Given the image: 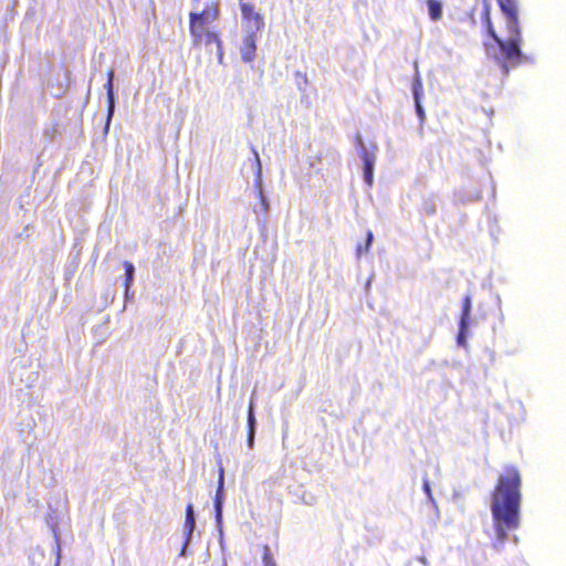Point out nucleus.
I'll return each instance as SVG.
<instances>
[{
  "label": "nucleus",
  "mask_w": 566,
  "mask_h": 566,
  "mask_svg": "<svg viewBox=\"0 0 566 566\" xmlns=\"http://www.w3.org/2000/svg\"><path fill=\"white\" fill-rule=\"evenodd\" d=\"M262 560L263 566H276L269 545H263L262 547Z\"/></svg>",
  "instance_id": "obj_15"
},
{
  "label": "nucleus",
  "mask_w": 566,
  "mask_h": 566,
  "mask_svg": "<svg viewBox=\"0 0 566 566\" xmlns=\"http://www.w3.org/2000/svg\"><path fill=\"white\" fill-rule=\"evenodd\" d=\"M191 43L193 48H216L218 63L223 62V44L221 33L214 30H206L202 32L191 33Z\"/></svg>",
  "instance_id": "obj_5"
},
{
  "label": "nucleus",
  "mask_w": 566,
  "mask_h": 566,
  "mask_svg": "<svg viewBox=\"0 0 566 566\" xmlns=\"http://www.w3.org/2000/svg\"><path fill=\"white\" fill-rule=\"evenodd\" d=\"M412 94L415 99H420L422 95V82L419 76L412 81Z\"/></svg>",
  "instance_id": "obj_16"
},
{
  "label": "nucleus",
  "mask_w": 566,
  "mask_h": 566,
  "mask_svg": "<svg viewBox=\"0 0 566 566\" xmlns=\"http://www.w3.org/2000/svg\"><path fill=\"white\" fill-rule=\"evenodd\" d=\"M248 430H255V418L253 413V402H250L249 411H248Z\"/></svg>",
  "instance_id": "obj_17"
},
{
  "label": "nucleus",
  "mask_w": 566,
  "mask_h": 566,
  "mask_svg": "<svg viewBox=\"0 0 566 566\" xmlns=\"http://www.w3.org/2000/svg\"><path fill=\"white\" fill-rule=\"evenodd\" d=\"M371 243H373V233H371V231H367L366 232V248L371 245Z\"/></svg>",
  "instance_id": "obj_22"
},
{
  "label": "nucleus",
  "mask_w": 566,
  "mask_h": 566,
  "mask_svg": "<svg viewBox=\"0 0 566 566\" xmlns=\"http://www.w3.org/2000/svg\"><path fill=\"white\" fill-rule=\"evenodd\" d=\"M124 269H125V292L127 293L129 287H130V284L133 283L134 281V273H135V268H134V264L129 261H125L124 262Z\"/></svg>",
  "instance_id": "obj_14"
},
{
  "label": "nucleus",
  "mask_w": 566,
  "mask_h": 566,
  "mask_svg": "<svg viewBox=\"0 0 566 566\" xmlns=\"http://www.w3.org/2000/svg\"><path fill=\"white\" fill-rule=\"evenodd\" d=\"M521 474L515 467H506L491 493V514L494 530L493 547L502 549L509 533L521 524Z\"/></svg>",
  "instance_id": "obj_1"
},
{
  "label": "nucleus",
  "mask_w": 566,
  "mask_h": 566,
  "mask_svg": "<svg viewBox=\"0 0 566 566\" xmlns=\"http://www.w3.org/2000/svg\"><path fill=\"white\" fill-rule=\"evenodd\" d=\"M255 50H256L255 35H254V33H250L249 35L245 36V39L243 41V48H242V52H241L243 61L251 62L254 59Z\"/></svg>",
  "instance_id": "obj_8"
},
{
  "label": "nucleus",
  "mask_w": 566,
  "mask_h": 566,
  "mask_svg": "<svg viewBox=\"0 0 566 566\" xmlns=\"http://www.w3.org/2000/svg\"><path fill=\"white\" fill-rule=\"evenodd\" d=\"M496 1L502 13L505 15V25L509 34L504 49L506 55L510 57H518L522 63L526 61V56L523 55L521 50L523 36L520 27L517 0Z\"/></svg>",
  "instance_id": "obj_2"
},
{
  "label": "nucleus",
  "mask_w": 566,
  "mask_h": 566,
  "mask_svg": "<svg viewBox=\"0 0 566 566\" xmlns=\"http://www.w3.org/2000/svg\"><path fill=\"white\" fill-rule=\"evenodd\" d=\"M415 104H416V112H417L420 120H423L424 119V111L421 106L420 99H415Z\"/></svg>",
  "instance_id": "obj_18"
},
{
  "label": "nucleus",
  "mask_w": 566,
  "mask_h": 566,
  "mask_svg": "<svg viewBox=\"0 0 566 566\" xmlns=\"http://www.w3.org/2000/svg\"><path fill=\"white\" fill-rule=\"evenodd\" d=\"M429 17L432 21H439L442 18V3L439 0H427Z\"/></svg>",
  "instance_id": "obj_12"
},
{
  "label": "nucleus",
  "mask_w": 566,
  "mask_h": 566,
  "mask_svg": "<svg viewBox=\"0 0 566 566\" xmlns=\"http://www.w3.org/2000/svg\"><path fill=\"white\" fill-rule=\"evenodd\" d=\"M239 6L243 21L249 23V27L254 31H262L264 29V18L255 10V6L244 0H240Z\"/></svg>",
  "instance_id": "obj_6"
},
{
  "label": "nucleus",
  "mask_w": 566,
  "mask_h": 566,
  "mask_svg": "<svg viewBox=\"0 0 566 566\" xmlns=\"http://www.w3.org/2000/svg\"><path fill=\"white\" fill-rule=\"evenodd\" d=\"M220 18L219 3L210 1L206 3L201 11H192L189 13V33L202 32L211 30L210 25Z\"/></svg>",
  "instance_id": "obj_4"
},
{
  "label": "nucleus",
  "mask_w": 566,
  "mask_h": 566,
  "mask_svg": "<svg viewBox=\"0 0 566 566\" xmlns=\"http://www.w3.org/2000/svg\"><path fill=\"white\" fill-rule=\"evenodd\" d=\"M364 161V179L368 186L373 185L374 157L366 150L361 155Z\"/></svg>",
  "instance_id": "obj_10"
},
{
  "label": "nucleus",
  "mask_w": 566,
  "mask_h": 566,
  "mask_svg": "<svg viewBox=\"0 0 566 566\" xmlns=\"http://www.w3.org/2000/svg\"><path fill=\"white\" fill-rule=\"evenodd\" d=\"M295 76L301 78V82H303V84H305V85L308 84V78H307V75L305 73L296 72Z\"/></svg>",
  "instance_id": "obj_21"
},
{
  "label": "nucleus",
  "mask_w": 566,
  "mask_h": 566,
  "mask_svg": "<svg viewBox=\"0 0 566 566\" xmlns=\"http://www.w3.org/2000/svg\"><path fill=\"white\" fill-rule=\"evenodd\" d=\"M467 329L468 328H463L459 326V335H458V343L459 344H463L464 343V337H465V333H467Z\"/></svg>",
  "instance_id": "obj_19"
},
{
  "label": "nucleus",
  "mask_w": 566,
  "mask_h": 566,
  "mask_svg": "<svg viewBox=\"0 0 566 566\" xmlns=\"http://www.w3.org/2000/svg\"><path fill=\"white\" fill-rule=\"evenodd\" d=\"M195 3H198L200 0H192Z\"/></svg>",
  "instance_id": "obj_24"
},
{
  "label": "nucleus",
  "mask_w": 566,
  "mask_h": 566,
  "mask_svg": "<svg viewBox=\"0 0 566 566\" xmlns=\"http://www.w3.org/2000/svg\"><path fill=\"white\" fill-rule=\"evenodd\" d=\"M195 526H196V521H195L193 507L191 504H188L186 507V517H185V528L187 531V539L190 538V536L195 530Z\"/></svg>",
  "instance_id": "obj_13"
},
{
  "label": "nucleus",
  "mask_w": 566,
  "mask_h": 566,
  "mask_svg": "<svg viewBox=\"0 0 566 566\" xmlns=\"http://www.w3.org/2000/svg\"><path fill=\"white\" fill-rule=\"evenodd\" d=\"M428 211H429V213H434L436 209L433 206H431L430 208H428Z\"/></svg>",
  "instance_id": "obj_23"
},
{
  "label": "nucleus",
  "mask_w": 566,
  "mask_h": 566,
  "mask_svg": "<svg viewBox=\"0 0 566 566\" xmlns=\"http://www.w3.org/2000/svg\"><path fill=\"white\" fill-rule=\"evenodd\" d=\"M482 17L486 27L489 35L493 39L494 44H485L488 54L502 67L503 73L507 74L511 67H515L521 64L518 57H510L505 52L506 40L500 38L495 32L494 25L491 20L490 4L484 3Z\"/></svg>",
  "instance_id": "obj_3"
},
{
  "label": "nucleus",
  "mask_w": 566,
  "mask_h": 566,
  "mask_svg": "<svg viewBox=\"0 0 566 566\" xmlns=\"http://www.w3.org/2000/svg\"><path fill=\"white\" fill-rule=\"evenodd\" d=\"M471 307H472L471 296L465 295L462 301V312H461L460 322H459V325H460V327H462V329L468 328V326H469Z\"/></svg>",
  "instance_id": "obj_11"
},
{
  "label": "nucleus",
  "mask_w": 566,
  "mask_h": 566,
  "mask_svg": "<svg viewBox=\"0 0 566 566\" xmlns=\"http://www.w3.org/2000/svg\"><path fill=\"white\" fill-rule=\"evenodd\" d=\"M254 434H255V430H252V431L248 430V444H249L250 449L253 447Z\"/></svg>",
  "instance_id": "obj_20"
},
{
  "label": "nucleus",
  "mask_w": 566,
  "mask_h": 566,
  "mask_svg": "<svg viewBox=\"0 0 566 566\" xmlns=\"http://www.w3.org/2000/svg\"><path fill=\"white\" fill-rule=\"evenodd\" d=\"M224 471L221 468L219 471L218 489L214 496V510L218 520L221 518V501L223 496Z\"/></svg>",
  "instance_id": "obj_9"
},
{
  "label": "nucleus",
  "mask_w": 566,
  "mask_h": 566,
  "mask_svg": "<svg viewBox=\"0 0 566 566\" xmlns=\"http://www.w3.org/2000/svg\"><path fill=\"white\" fill-rule=\"evenodd\" d=\"M113 80H114V71L109 70L107 73V83L105 85L106 93H107V122L106 127H108V124L111 122V118L114 114L115 109V94H114V87H113Z\"/></svg>",
  "instance_id": "obj_7"
}]
</instances>
